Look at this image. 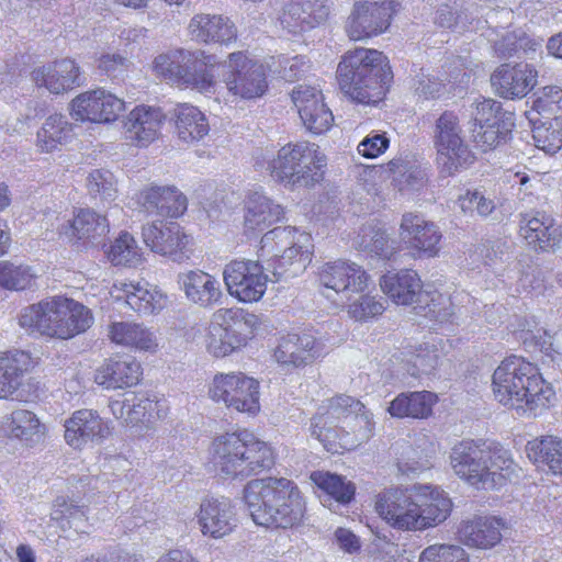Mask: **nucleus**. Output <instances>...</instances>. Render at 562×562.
Returning <instances> with one entry per match:
<instances>
[{"mask_svg": "<svg viewBox=\"0 0 562 562\" xmlns=\"http://www.w3.org/2000/svg\"><path fill=\"white\" fill-rule=\"evenodd\" d=\"M492 390L498 403L527 416L536 417L555 401L552 385L530 362L517 356L506 358L495 369Z\"/></svg>", "mask_w": 562, "mask_h": 562, "instance_id": "1", "label": "nucleus"}, {"mask_svg": "<svg viewBox=\"0 0 562 562\" xmlns=\"http://www.w3.org/2000/svg\"><path fill=\"white\" fill-rule=\"evenodd\" d=\"M247 509L258 526L291 528L305 514V501L297 485L285 477L249 481L244 488Z\"/></svg>", "mask_w": 562, "mask_h": 562, "instance_id": "2", "label": "nucleus"}, {"mask_svg": "<svg viewBox=\"0 0 562 562\" xmlns=\"http://www.w3.org/2000/svg\"><path fill=\"white\" fill-rule=\"evenodd\" d=\"M337 79L341 92L351 101L374 104L385 95L393 72L382 52L360 47L345 53Z\"/></svg>", "mask_w": 562, "mask_h": 562, "instance_id": "3", "label": "nucleus"}, {"mask_svg": "<svg viewBox=\"0 0 562 562\" xmlns=\"http://www.w3.org/2000/svg\"><path fill=\"white\" fill-rule=\"evenodd\" d=\"M449 459L454 474L473 486L497 488L517 476V465L508 451L483 441L458 442Z\"/></svg>", "mask_w": 562, "mask_h": 562, "instance_id": "4", "label": "nucleus"}, {"mask_svg": "<svg viewBox=\"0 0 562 562\" xmlns=\"http://www.w3.org/2000/svg\"><path fill=\"white\" fill-rule=\"evenodd\" d=\"M325 166L319 146L310 142L289 143L276 154L262 151L254 164L256 170H266L273 181L290 189L313 187L322 180Z\"/></svg>", "mask_w": 562, "mask_h": 562, "instance_id": "5", "label": "nucleus"}, {"mask_svg": "<svg viewBox=\"0 0 562 562\" xmlns=\"http://www.w3.org/2000/svg\"><path fill=\"white\" fill-rule=\"evenodd\" d=\"M312 238L292 226L276 227L260 240L258 257L267 261L274 281L288 280L301 274L312 261Z\"/></svg>", "mask_w": 562, "mask_h": 562, "instance_id": "6", "label": "nucleus"}, {"mask_svg": "<svg viewBox=\"0 0 562 562\" xmlns=\"http://www.w3.org/2000/svg\"><path fill=\"white\" fill-rule=\"evenodd\" d=\"M23 328L58 339H69L86 331L92 324L90 311L82 304L65 297H54L30 305L21 312Z\"/></svg>", "mask_w": 562, "mask_h": 562, "instance_id": "7", "label": "nucleus"}, {"mask_svg": "<svg viewBox=\"0 0 562 562\" xmlns=\"http://www.w3.org/2000/svg\"><path fill=\"white\" fill-rule=\"evenodd\" d=\"M380 286L398 305L417 303L415 310L426 318L445 323L450 322L456 314H462L461 308L456 311L452 297L437 291H422V280L414 270L405 269L384 274Z\"/></svg>", "mask_w": 562, "mask_h": 562, "instance_id": "8", "label": "nucleus"}, {"mask_svg": "<svg viewBox=\"0 0 562 562\" xmlns=\"http://www.w3.org/2000/svg\"><path fill=\"white\" fill-rule=\"evenodd\" d=\"M435 145L441 171L449 176L473 162L474 156L461 136L459 117L453 112H443L436 121Z\"/></svg>", "mask_w": 562, "mask_h": 562, "instance_id": "9", "label": "nucleus"}, {"mask_svg": "<svg viewBox=\"0 0 562 562\" xmlns=\"http://www.w3.org/2000/svg\"><path fill=\"white\" fill-rule=\"evenodd\" d=\"M223 82L228 93L241 100L260 98L268 89L265 67L249 59L243 52L229 54Z\"/></svg>", "mask_w": 562, "mask_h": 562, "instance_id": "10", "label": "nucleus"}, {"mask_svg": "<svg viewBox=\"0 0 562 562\" xmlns=\"http://www.w3.org/2000/svg\"><path fill=\"white\" fill-rule=\"evenodd\" d=\"M398 7L394 0L356 1L345 24L348 37L351 41H363L384 33Z\"/></svg>", "mask_w": 562, "mask_h": 562, "instance_id": "11", "label": "nucleus"}, {"mask_svg": "<svg viewBox=\"0 0 562 562\" xmlns=\"http://www.w3.org/2000/svg\"><path fill=\"white\" fill-rule=\"evenodd\" d=\"M418 491L419 485L384 490L375 498L376 514L395 529L418 530Z\"/></svg>", "mask_w": 562, "mask_h": 562, "instance_id": "12", "label": "nucleus"}, {"mask_svg": "<svg viewBox=\"0 0 562 562\" xmlns=\"http://www.w3.org/2000/svg\"><path fill=\"white\" fill-rule=\"evenodd\" d=\"M209 393L212 400L223 402L237 412L248 414L259 412V383L244 373L216 374Z\"/></svg>", "mask_w": 562, "mask_h": 562, "instance_id": "13", "label": "nucleus"}, {"mask_svg": "<svg viewBox=\"0 0 562 562\" xmlns=\"http://www.w3.org/2000/svg\"><path fill=\"white\" fill-rule=\"evenodd\" d=\"M267 270L259 261L233 260L223 271L228 293L240 302H258L267 290Z\"/></svg>", "mask_w": 562, "mask_h": 562, "instance_id": "14", "label": "nucleus"}, {"mask_svg": "<svg viewBox=\"0 0 562 562\" xmlns=\"http://www.w3.org/2000/svg\"><path fill=\"white\" fill-rule=\"evenodd\" d=\"M369 279V274L360 265L349 260L326 262L319 269V282L334 291L341 304L349 303L355 294L363 293Z\"/></svg>", "mask_w": 562, "mask_h": 562, "instance_id": "15", "label": "nucleus"}, {"mask_svg": "<svg viewBox=\"0 0 562 562\" xmlns=\"http://www.w3.org/2000/svg\"><path fill=\"white\" fill-rule=\"evenodd\" d=\"M122 99L104 89L86 91L70 102V114L74 120L93 123H110L124 111Z\"/></svg>", "mask_w": 562, "mask_h": 562, "instance_id": "16", "label": "nucleus"}, {"mask_svg": "<svg viewBox=\"0 0 562 562\" xmlns=\"http://www.w3.org/2000/svg\"><path fill=\"white\" fill-rule=\"evenodd\" d=\"M331 10L329 0H292L284 4L279 23L292 35H300L324 24Z\"/></svg>", "mask_w": 562, "mask_h": 562, "instance_id": "17", "label": "nucleus"}, {"mask_svg": "<svg viewBox=\"0 0 562 562\" xmlns=\"http://www.w3.org/2000/svg\"><path fill=\"white\" fill-rule=\"evenodd\" d=\"M109 407L115 418L127 426L149 425L165 418L168 413L165 400L149 397L144 393H126L123 398L112 400Z\"/></svg>", "mask_w": 562, "mask_h": 562, "instance_id": "18", "label": "nucleus"}, {"mask_svg": "<svg viewBox=\"0 0 562 562\" xmlns=\"http://www.w3.org/2000/svg\"><path fill=\"white\" fill-rule=\"evenodd\" d=\"M519 233L535 250L550 251L562 243V225L544 211L531 210L519 215Z\"/></svg>", "mask_w": 562, "mask_h": 562, "instance_id": "19", "label": "nucleus"}, {"mask_svg": "<svg viewBox=\"0 0 562 562\" xmlns=\"http://www.w3.org/2000/svg\"><path fill=\"white\" fill-rule=\"evenodd\" d=\"M400 237L408 249L415 250L419 257L434 258L439 255L442 238L439 227L427 221L422 214L404 213L400 224Z\"/></svg>", "mask_w": 562, "mask_h": 562, "instance_id": "20", "label": "nucleus"}, {"mask_svg": "<svg viewBox=\"0 0 562 562\" xmlns=\"http://www.w3.org/2000/svg\"><path fill=\"white\" fill-rule=\"evenodd\" d=\"M143 239L154 252L169 256L175 261H181L189 257L186 250L190 244V236L176 222L157 221L145 225Z\"/></svg>", "mask_w": 562, "mask_h": 562, "instance_id": "21", "label": "nucleus"}, {"mask_svg": "<svg viewBox=\"0 0 562 562\" xmlns=\"http://www.w3.org/2000/svg\"><path fill=\"white\" fill-rule=\"evenodd\" d=\"M291 99L304 126L314 134L329 130L334 115L324 103V97L315 87L300 85L291 92Z\"/></svg>", "mask_w": 562, "mask_h": 562, "instance_id": "22", "label": "nucleus"}, {"mask_svg": "<svg viewBox=\"0 0 562 562\" xmlns=\"http://www.w3.org/2000/svg\"><path fill=\"white\" fill-rule=\"evenodd\" d=\"M31 80L36 88L59 95L83 85L85 78L75 60L63 58L33 69Z\"/></svg>", "mask_w": 562, "mask_h": 562, "instance_id": "23", "label": "nucleus"}, {"mask_svg": "<svg viewBox=\"0 0 562 562\" xmlns=\"http://www.w3.org/2000/svg\"><path fill=\"white\" fill-rule=\"evenodd\" d=\"M538 72L527 63L502 64L491 76L495 93L504 99H521L537 83Z\"/></svg>", "mask_w": 562, "mask_h": 562, "instance_id": "24", "label": "nucleus"}, {"mask_svg": "<svg viewBox=\"0 0 562 562\" xmlns=\"http://www.w3.org/2000/svg\"><path fill=\"white\" fill-rule=\"evenodd\" d=\"M196 517L201 532L214 539L231 535L237 527L235 506L224 496L203 499Z\"/></svg>", "mask_w": 562, "mask_h": 562, "instance_id": "25", "label": "nucleus"}, {"mask_svg": "<svg viewBox=\"0 0 562 562\" xmlns=\"http://www.w3.org/2000/svg\"><path fill=\"white\" fill-rule=\"evenodd\" d=\"M109 231L106 217L91 209H80L71 221L60 227V234L69 240L91 247L101 245Z\"/></svg>", "mask_w": 562, "mask_h": 562, "instance_id": "26", "label": "nucleus"}, {"mask_svg": "<svg viewBox=\"0 0 562 562\" xmlns=\"http://www.w3.org/2000/svg\"><path fill=\"white\" fill-rule=\"evenodd\" d=\"M111 295L116 301H124L139 315H151L165 307L166 296L149 283L115 282Z\"/></svg>", "mask_w": 562, "mask_h": 562, "instance_id": "27", "label": "nucleus"}, {"mask_svg": "<svg viewBox=\"0 0 562 562\" xmlns=\"http://www.w3.org/2000/svg\"><path fill=\"white\" fill-rule=\"evenodd\" d=\"M177 281L186 299L200 307H213L223 297L220 281L203 270L195 269L179 273Z\"/></svg>", "mask_w": 562, "mask_h": 562, "instance_id": "28", "label": "nucleus"}, {"mask_svg": "<svg viewBox=\"0 0 562 562\" xmlns=\"http://www.w3.org/2000/svg\"><path fill=\"white\" fill-rule=\"evenodd\" d=\"M233 308H218L213 313L206 337V348L216 358H223L245 346L244 338L233 330Z\"/></svg>", "mask_w": 562, "mask_h": 562, "instance_id": "29", "label": "nucleus"}, {"mask_svg": "<svg viewBox=\"0 0 562 562\" xmlns=\"http://www.w3.org/2000/svg\"><path fill=\"white\" fill-rule=\"evenodd\" d=\"M182 57L177 85L191 87L202 93L213 92L216 82L209 71V66L214 64L213 56L201 49H182Z\"/></svg>", "mask_w": 562, "mask_h": 562, "instance_id": "30", "label": "nucleus"}, {"mask_svg": "<svg viewBox=\"0 0 562 562\" xmlns=\"http://www.w3.org/2000/svg\"><path fill=\"white\" fill-rule=\"evenodd\" d=\"M241 449L238 458L237 479L244 480L270 469L273 463V453L267 442L244 430L240 437Z\"/></svg>", "mask_w": 562, "mask_h": 562, "instance_id": "31", "label": "nucleus"}, {"mask_svg": "<svg viewBox=\"0 0 562 562\" xmlns=\"http://www.w3.org/2000/svg\"><path fill=\"white\" fill-rule=\"evenodd\" d=\"M319 344L311 334H289L279 340L273 357L283 367L306 366L319 356Z\"/></svg>", "mask_w": 562, "mask_h": 562, "instance_id": "32", "label": "nucleus"}, {"mask_svg": "<svg viewBox=\"0 0 562 562\" xmlns=\"http://www.w3.org/2000/svg\"><path fill=\"white\" fill-rule=\"evenodd\" d=\"M138 203L148 214L178 217L188 206L187 198L175 187H149L138 194Z\"/></svg>", "mask_w": 562, "mask_h": 562, "instance_id": "33", "label": "nucleus"}, {"mask_svg": "<svg viewBox=\"0 0 562 562\" xmlns=\"http://www.w3.org/2000/svg\"><path fill=\"white\" fill-rule=\"evenodd\" d=\"M165 115L158 108L138 105L132 110L124 121L127 138L137 142L138 146H147L159 134Z\"/></svg>", "mask_w": 562, "mask_h": 562, "instance_id": "34", "label": "nucleus"}, {"mask_svg": "<svg viewBox=\"0 0 562 562\" xmlns=\"http://www.w3.org/2000/svg\"><path fill=\"white\" fill-rule=\"evenodd\" d=\"M192 40L199 43L228 44L237 37L235 24L228 19L217 14H195L189 23Z\"/></svg>", "mask_w": 562, "mask_h": 562, "instance_id": "35", "label": "nucleus"}, {"mask_svg": "<svg viewBox=\"0 0 562 562\" xmlns=\"http://www.w3.org/2000/svg\"><path fill=\"white\" fill-rule=\"evenodd\" d=\"M65 440L75 449H80L87 442L104 438L108 427L97 412L79 409L65 422Z\"/></svg>", "mask_w": 562, "mask_h": 562, "instance_id": "36", "label": "nucleus"}, {"mask_svg": "<svg viewBox=\"0 0 562 562\" xmlns=\"http://www.w3.org/2000/svg\"><path fill=\"white\" fill-rule=\"evenodd\" d=\"M505 524L496 517H475L464 520L458 529L460 540L468 547L490 549L501 542Z\"/></svg>", "mask_w": 562, "mask_h": 562, "instance_id": "37", "label": "nucleus"}, {"mask_svg": "<svg viewBox=\"0 0 562 562\" xmlns=\"http://www.w3.org/2000/svg\"><path fill=\"white\" fill-rule=\"evenodd\" d=\"M283 207L262 192L248 194L244 205V227L246 232L263 231L279 222Z\"/></svg>", "mask_w": 562, "mask_h": 562, "instance_id": "38", "label": "nucleus"}, {"mask_svg": "<svg viewBox=\"0 0 562 562\" xmlns=\"http://www.w3.org/2000/svg\"><path fill=\"white\" fill-rule=\"evenodd\" d=\"M452 503L443 491L430 485H419L418 530L436 526L450 515Z\"/></svg>", "mask_w": 562, "mask_h": 562, "instance_id": "39", "label": "nucleus"}, {"mask_svg": "<svg viewBox=\"0 0 562 562\" xmlns=\"http://www.w3.org/2000/svg\"><path fill=\"white\" fill-rule=\"evenodd\" d=\"M241 431L226 432L213 439L210 453L215 470L226 479H237Z\"/></svg>", "mask_w": 562, "mask_h": 562, "instance_id": "40", "label": "nucleus"}, {"mask_svg": "<svg viewBox=\"0 0 562 562\" xmlns=\"http://www.w3.org/2000/svg\"><path fill=\"white\" fill-rule=\"evenodd\" d=\"M109 337L116 345L142 351L155 352L158 348L155 331L137 323L114 322L110 325Z\"/></svg>", "mask_w": 562, "mask_h": 562, "instance_id": "41", "label": "nucleus"}, {"mask_svg": "<svg viewBox=\"0 0 562 562\" xmlns=\"http://www.w3.org/2000/svg\"><path fill=\"white\" fill-rule=\"evenodd\" d=\"M140 375V363L134 359H128L105 363L97 371L94 380L105 389L115 390L137 384Z\"/></svg>", "mask_w": 562, "mask_h": 562, "instance_id": "42", "label": "nucleus"}, {"mask_svg": "<svg viewBox=\"0 0 562 562\" xmlns=\"http://www.w3.org/2000/svg\"><path fill=\"white\" fill-rule=\"evenodd\" d=\"M75 125L63 114L49 115L36 134V147L43 153H52L68 144L75 136Z\"/></svg>", "mask_w": 562, "mask_h": 562, "instance_id": "43", "label": "nucleus"}, {"mask_svg": "<svg viewBox=\"0 0 562 562\" xmlns=\"http://www.w3.org/2000/svg\"><path fill=\"white\" fill-rule=\"evenodd\" d=\"M436 401L437 395L428 391L401 393L390 403L387 412L396 418H427Z\"/></svg>", "mask_w": 562, "mask_h": 562, "instance_id": "44", "label": "nucleus"}, {"mask_svg": "<svg viewBox=\"0 0 562 562\" xmlns=\"http://www.w3.org/2000/svg\"><path fill=\"white\" fill-rule=\"evenodd\" d=\"M176 132L182 142L195 143L209 134L210 125L204 115L196 106L191 104H179L175 109Z\"/></svg>", "mask_w": 562, "mask_h": 562, "instance_id": "45", "label": "nucleus"}, {"mask_svg": "<svg viewBox=\"0 0 562 562\" xmlns=\"http://www.w3.org/2000/svg\"><path fill=\"white\" fill-rule=\"evenodd\" d=\"M353 243L357 248L381 259H390L396 252L395 240L374 222L363 224Z\"/></svg>", "mask_w": 562, "mask_h": 562, "instance_id": "46", "label": "nucleus"}, {"mask_svg": "<svg viewBox=\"0 0 562 562\" xmlns=\"http://www.w3.org/2000/svg\"><path fill=\"white\" fill-rule=\"evenodd\" d=\"M526 453L536 464L548 467L553 474H562V439L543 436L528 441Z\"/></svg>", "mask_w": 562, "mask_h": 562, "instance_id": "47", "label": "nucleus"}, {"mask_svg": "<svg viewBox=\"0 0 562 562\" xmlns=\"http://www.w3.org/2000/svg\"><path fill=\"white\" fill-rule=\"evenodd\" d=\"M30 357L23 351L0 353V398H7L21 385Z\"/></svg>", "mask_w": 562, "mask_h": 562, "instance_id": "48", "label": "nucleus"}, {"mask_svg": "<svg viewBox=\"0 0 562 562\" xmlns=\"http://www.w3.org/2000/svg\"><path fill=\"white\" fill-rule=\"evenodd\" d=\"M44 430L45 428L36 415L26 409L12 412L7 427L11 438L19 439L27 446L38 442L44 435Z\"/></svg>", "mask_w": 562, "mask_h": 562, "instance_id": "49", "label": "nucleus"}, {"mask_svg": "<svg viewBox=\"0 0 562 562\" xmlns=\"http://www.w3.org/2000/svg\"><path fill=\"white\" fill-rule=\"evenodd\" d=\"M311 435L316 438L324 448L331 453H340L342 450H352L345 446L346 426L330 423L324 415H314L310 426Z\"/></svg>", "mask_w": 562, "mask_h": 562, "instance_id": "50", "label": "nucleus"}, {"mask_svg": "<svg viewBox=\"0 0 562 562\" xmlns=\"http://www.w3.org/2000/svg\"><path fill=\"white\" fill-rule=\"evenodd\" d=\"M397 469L406 475H415L430 468L429 456L425 449L415 448L407 441L396 442Z\"/></svg>", "mask_w": 562, "mask_h": 562, "instance_id": "51", "label": "nucleus"}, {"mask_svg": "<svg viewBox=\"0 0 562 562\" xmlns=\"http://www.w3.org/2000/svg\"><path fill=\"white\" fill-rule=\"evenodd\" d=\"M514 126L515 122L508 121L507 117L499 120V123L495 125L472 126L473 142L484 151L494 149L507 140Z\"/></svg>", "mask_w": 562, "mask_h": 562, "instance_id": "52", "label": "nucleus"}, {"mask_svg": "<svg viewBox=\"0 0 562 562\" xmlns=\"http://www.w3.org/2000/svg\"><path fill=\"white\" fill-rule=\"evenodd\" d=\"M532 138L535 145L547 154H554L562 147V120H533Z\"/></svg>", "mask_w": 562, "mask_h": 562, "instance_id": "53", "label": "nucleus"}, {"mask_svg": "<svg viewBox=\"0 0 562 562\" xmlns=\"http://www.w3.org/2000/svg\"><path fill=\"white\" fill-rule=\"evenodd\" d=\"M364 405L348 395H339L327 401L322 405L315 415H324L330 423H338L345 426L353 414L362 412Z\"/></svg>", "mask_w": 562, "mask_h": 562, "instance_id": "54", "label": "nucleus"}, {"mask_svg": "<svg viewBox=\"0 0 562 562\" xmlns=\"http://www.w3.org/2000/svg\"><path fill=\"white\" fill-rule=\"evenodd\" d=\"M108 258L115 266L136 267L143 261V254L135 238L124 232L111 245Z\"/></svg>", "mask_w": 562, "mask_h": 562, "instance_id": "55", "label": "nucleus"}, {"mask_svg": "<svg viewBox=\"0 0 562 562\" xmlns=\"http://www.w3.org/2000/svg\"><path fill=\"white\" fill-rule=\"evenodd\" d=\"M311 480L335 501L347 504L355 495L356 487L345 477L328 472H313Z\"/></svg>", "mask_w": 562, "mask_h": 562, "instance_id": "56", "label": "nucleus"}, {"mask_svg": "<svg viewBox=\"0 0 562 562\" xmlns=\"http://www.w3.org/2000/svg\"><path fill=\"white\" fill-rule=\"evenodd\" d=\"M508 119L515 122V115L510 111H505L501 102L493 99L477 100L472 104L471 119L472 126L497 124L499 120Z\"/></svg>", "mask_w": 562, "mask_h": 562, "instance_id": "57", "label": "nucleus"}, {"mask_svg": "<svg viewBox=\"0 0 562 562\" xmlns=\"http://www.w3.org/2000/svg\"><path fill=\"white\" fill-rule=\"evenodd\" d=\"M87 188L91 198L102 204H110L116 199L114 176L109 170H92L87 178Z\"/></svg>", "mask_w": 562, "mask_h": 562, "instance_id": "58", "label": "nucleus"}, {"mask_svg": "<svg viewBox=\"0 0 562 562\" xmlns=\"http://www.w3.org/2000/svg\"><path fill=\"white\" fill-rule=\"evenodd\" d=\"M345 426V446L355 449L370 439L374 423L372 422L371 414L363 408L362 412L353 414Z\"/></svg>", "mask_w": 562, "mask_h": 562, "instance_id": "59", "label": "nucleus"}, {"mask_svg": "<svg viewBox=\"0 0 562 562\" xmlns=\"http://www.w3.org/2000/svg\"><path fill=\"white\" fill-rule=\"evenodd\" d=\"M533 109L543 120L562 121V89L558 86L543 87Z\"/></svg>", "mask_w": 562, "mask_h": 562, "instance_id": "60", "label": "nucleus"}, {"mask_svg": "<svg viewBox=\"0 0 562 562\" xmlns=\"http://www.w3.org/2000/svg\"><path fill=\"white\" fill-rule=\"evenodd\" d=\"M440 358V352L435 345H420L408 360L411 363L408 372L412 376L430 374L438 367Z\"/></svg>", "mask_w": 562, "mask_h": 562, "instance_id": "61", "label": "nucleus"}, {"mask_svg": "<svg viewBox=\"0 0 562 562\" xmlns=\"http://www.w3.org/2000/svg\"><path fill=\"white\" fill-rule=\"evenodd\" d=\"M54 515L55 519L66 520L69 527L74 528L77 532H87V516L83 506L77 505L74 501L64 497L56 498L54 503Z\"/></svg>", "mask_w": 562, "mask_h": 562, "instance_id": "62", "label": "nucleus"}, {"mask_svg": "<svg viewBox=\"0 0 562 562\" xmlns=\"http://www.w3.org/2000/svg\"><path fill=\"white\" fill-rule=\"evenodd\" d=\"M34 276L27 266H15L0 261V285L11 290H23L29 286Z\"/></svg>", "mask_w": 562, "mask_h": 562, "instance_id": "63", "label": "nucleus"}, {"mask_svg": "<svg viewBox=\"0 0 562 562\" xmlns=\"http://www.w3.org/2000/svg\"><path fill=\"white\" fill-rule=\"evenodd\" d=\"M418 562H469L468 554L459 546L434 544L419 554Z\"/></svg>", "mask_w": 562, "mask_h": 562, "instance_id": "64", "label": "nucleus"}]
</instances>
